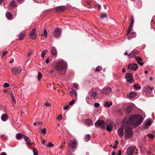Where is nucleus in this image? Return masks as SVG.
I'll return each instance as SVG.
<instances>
[{"label":"nucleus","instance_id":"37998d69","mask_svg":"<svg viewBox=\"0 0 155 155\" xmlns=\"http://www.w3.org/2000/svg\"><path fill=\"white\" fill-rule=\"evenodd\" d=\"M35 2L39 3H42L44 2L45 0H33Z\"/></svg>","mask_w":155,"mask_h":155},{"label":"nucleus","instance_id":"f8f14e48","mask_svg":"<svg viewBox=\"0 0 155 155\" xmlns=\"http://www.w3.org/2000/svg\"><path fill=\"white\" fill-rule=\"evenodd\" d=\"M117 133L120 137L122 138V137L124 135V133L123 127H120L117 130Z\"/></svg>","mask_w":155,"mask_h":155},{"label":"nucleus","instance_id":"f03ea898","mask_svg":"<svg viewBox=\"0 0 155 155\" xmlns=\"http://www.w3.org/2000/svg\"><path fill=\"white\" fill-rule=\"evenodd\" d=\"M125 127V131L124 135L125 138L126 139H128L132 137L133 135L132 130V124H127Z\"/></svg>","mask_w":155,"mask_h":155},{"label":"nucleus","instance_id":"393cba45","mask_svg":"<svg viewBox=\"0 0 155 155\" xmlns=\"http://www.w3.org/2000/svg\"><path fill=\"white\" fill-rule=\"evenodd\" d=\"M146 91L150 93L152 92V90L153 89V87H150V86H147L146 88Z\"/></svg>","mask_w":155,"mask_h":155},{"label":"nucleus","instance_id":"1a4fd4ad","mask_svg":"<svg viewBox=\"0 0 155 155\" xmlns=\"http://www.w3.org/2000/svg\"><path fill=\"white\" fill-rule=\"evenodd\" d=\"M138 67L137 65L135 63L129 64L127 66V68L131 70L135 71Z\"/></svg>","mask_w":155,"mask_h":155},{"label":"nucleus","instance_id":"bf43d9fd","mask_svg":"<svg viewBox=\"0 0 155 155\" xmlns=\"http://www.w3.org/2000/svg\"><path fill=\"white\" fill-rule=\"evenodd\" d=\"M32 52H30L28 53V54L27 55V56L28 57H29L32 54Z\"/></svg>","mask_w":155,"mask_h":155},{"label":"nucleus","instance_id":"aec40b11","mask_svg":"<svg viewBox=\"0 0 155 155\" xmlns=\"http://www.w3.org/2000/svg\"><path fill=\"white\" fill-rule=\"evenodd\" d=\"M51 52L52 53V55L54 56V57H56L57 52L55 48L54 47H52Z\"/></svg>","mask_w":155,"mask_h":155},{"label":"nucleus","instance_id":"473e14b6","mask_svg":"<svg viewBox=\"0 0 155 155\" xmlns=\"http://www.w3.org/2000/svg\"><path fill=\"white\" fill-rule=\"evenodd\" d=\"M10 95L13 101L14 102L15 104H16V100L14 98V94H13V93L11 92L10 94Z\"/></svg>","mask_w":155,"mask_h":155},{"label":"nucleus","instance_id":"4d7b16f0","mask_svg":"<svg viewBox=\"0 0 155 155\" xmlns=\"http://www.w3.org/2000/svg\"><path fill=\"white\" fill-rule=\"evenodd\" d=\"M132 29V28H129L128 30L127 33V35H128L130 33Z\"/></svg>","mask_w":155,"mask_h":155},{"label":"nucleus","instance_id":"6e6d98bb","mask_svg":"<svg viewBox=\"0 0 155 155\" xmlns=\"http://www.w3.org/2000/svg\"><path fill=\"white\" fill-rule=\"evenodd\" d=\"M61 118H62V116L61 115H59V116H58L57 117V119L58 120H61Z\"/></svg>","mask_w":155,"mask_h":155},{"label":"nucleus","instance_id":"9b49d317","mask_svg":"<svg viewBox=\"0 0 155 155\" xmlns=\"http://www.w3.org/2000/svg\"><path fill=\"white\" fill-rule=\"evenodd\" d=\"M125 78L127 81L130 83L132 82V75L131 73H126L125 75Z\"/></svg>","mask_w":155,"mask_h":155},{"label":"nucleus","instance_id":"5fc2aeb1","mask_svg":"<svg viewBox=\"0 0 155 155\" xmlns=\"http://www.w3.org/2000/svg\"><path fill=\"white\" fill-rule=\"evenodd\" d=\"M1 137L2 138L4 139L5 140H7V138L4 135H2L1 136Z\"/></svg>","mask_w":155,"mask_h":155},{"label":"nucleus","instance_id":"6ab92c4d","mask_svg":"<svg viewBox=\"0 0 155 155\" xmlns=\"http://www.w3.org/2000/svg\"><path fill=\"white\" fill-rule=\"evenodd\" d=\"M136 36V34L135 32H133L131 34L128 36V39L130 40L132 38H134Z\"/></svg>","mask_w":155,"mask_h":155},{"label":"nucleus","instance_id":"13d9d810","mask_svg":"<svg viewBox=\"0 0 155 155\" xmlns=\"http://www.w3.org/2000/svg\"><path fill=\"white\" fill-rule=\"evenodd\" d=\"M68 108H69V106H68V105H67L65 106L64 107V108L63 109H64V110H66L68 109Z\"/></svg>","mask_w":155,"mask_h":155},{"label":"nucleus","instance_id":"b1692460","mask_svg":"<svg viewBox=\"0 0 155 155\" xmlns=\"http://www.w3.org/2000/svg\"><path fill=\"white\" fill-rule=\"evenodd\" d=\"M23 135L21 133H18L16 135L15 137L17 140H20L23 137Z\"/></svg>","mask_w":155,"mask_h":155},{"label":"nucleus","instance_id":"ea45409f","mask_svg":"<svg viewBox=\"0 0 155 155\" xmlns=\"http://www.w3.org/2000/svg\"><path fill=\"white\" fill-rule=\"evenodd\" d=\"M33 151L34 155H38V150L36 148H33Z\"/></svg>","mask_w":155,"mask_h":155},{"label":"nucleus","instance_id":"f257e3e1","mask_svg":"<svg viewBox=\"0 0 155 155\" xmlns=\"http://www.w3.org/2000/svg\"><path fill=\"white\" fill-rule=\"evenodd\" d=\"M143 120L142 117L139 114L130 115L128 118H125L123 120V123L132 124L137 126L139 125Z\"/></svg>","mask_w":155,"mask_h":155},{"label":"nucleus","instance_id":"39448f33","mask_svg":"<svg viewBox=\"0 0 155 155\" xmlns=\"http://www.w3.org/2000/svg\"><path fill=\"white\" fill-rule=\"evenodd\" d=\"M22 71L21 68L18 66L12 68V73L13 74H19Z\"/></svg>","mask_w":155,"mask_h":155},{"label":"nucleus","instance_id":"052dcab7","mask_svg":"<svg viewBox=\"0 0 155 155\" xmlns=\"http://www.w3.org/2000/svg\"><path fill=\"white\" fill-rule=\"evenodd\" d=\"M49 61V59L48 58H47V59L45 60V62L47 64L48 63Z\"/></svg>","mask_w":155,"mask_h":155},{"label":"nucleus","instance_id":"a211bd4d","mask_svg":"<svg viewBox=\"0 0 155 155\" xmlns=\"http://www.w3.org/2000/svg\"><path fill=\"white\" fill-rule=\"evenodd\" d=\"M56 11H61V12H63L65 10V7L64 6H59L57 7L56 8Z\"/></svg>","mask_w":155,"mask_h":155},{"label":"nucleus","instance_id":"603ef678","mask_svg":"<svg viewBox=\"0 0 155 155\" xmlns=\"http://www.w3.org/2000/svg\"><path fill=\"white\" fill-rule=\"evenodd\" d=\"M95 7L96 8V7H97L99 9H100L101 8V5H99V4H96V5H95Z\"/></svg>","mask_w":155,"mask_h":155},{"label":"nucleus","instance_id":"dca6fc26","mask_svg":"<svg viewBox=\"0 0 155 155\" xmlns=\"http://www.w3.org/2000/svg\"><path fill=\"white\" fill-rule=\"evenodd\" d=\"M137 94L134 92H130L129 95H127V97L130 99H132L136 96Z\"/></svg>","mask_w":155,"mask_h":155},{"label":"nucleus","instance_id":"423d86ee","mask_svg":"<svg viewBox=\"0 0 155 155\" xmlns=\"http://www.w3.org/2000/svg\"><path fill=\"white\" fill-rule=\"evenodd\" d=\"M111 89L109 87H104L102 90H100L101 93H103L106 94H108L111 91Z\"/></svg>","mask_w":155,"mask_h":155},{"label":"nucleus","instance_id":"69168bd1","mask_svg":"<svg viewBox=\"0 0 155 155\" xmlns=\"http://www.w3.org/2000/svg\"><path fill=\"white\" fill-rule=\"evenodd\" d=\"M139 64L141 66L143 65L144 64V63L142 62H140L139 63Z\"/></svg>","mask_w":155,"mask_h":155},{"label":"nucleus","instance_id":"864d4df0","mask_svg":"<svg viewBox=\"0 0 155 155\" xmlns=\"http://www.w3.org/2000/svg\"><path fill=\"white\" fill-rule=\"evenodd\" d=\"M45 106H47L49 107V106H51V104L50 103H49L48 102H46L45 103Z\"/></svg>","mask_w":155,"mask_h":155},{"label":"nucleus","instance_id":"4be33fe9","mask_svg":"<svg viewBox=\"0 0 155 155\" xmlns=\"http://www.w3.org/2000/svg\"><path fill=\"white\" fill-rule=\"evenodd\" d=\"M25 35V33H21L18 36L19 40H21L23 39L24 38Z\"/></svg>","mask_w":155,"mask_h":155},{"label":"nucleus","instance_id":"79ce46f5","mask_svg":"<svg viewBox=\"0 0 155 155\" xmlns=\"http://www.w3.org/2000/svg\"><path fill=\"white\" fill-rule=\"evenodd\" d=\"M102 68L101 67L98 66L96 68V71L97 72H99L102 70Z\"/></svg>","mask_w":155,"mask_h":155},{"label":"nucleus","instance_id":"f3484780","mask_svg":"<svg viewBox=\"0 0 155 155\" xmlns=\"http://www.w3.org/2000/svg\"><path fill=\"white\" fill-rule=\"evenodd\" d=\"M8 117L7 114H2L1 117V119L2 121H5L8 120Z\"/></svg>","mask_w":155,"mask_h":155},{"label":"nucleus","instance_id":"c756f323","mask_svg":"<svg viewBox=\"0 0 155 155\" xmlns=\"http://www.w3.org/2000/svg\"><path fill=\"white\" fill-rule=\"evenodd\" d=\"M16 2L14 0L11 1L9 3V5L13 7H15L16 6Z\"/></svg>","mask_w":155,"mask_h":155},{"label":"nucleus","instance_id":"5701e85b","mask_svg":"<svg viewBox=\"0 0 155 155\" xmlns=\"http://www.w3.org/2000/svg\"><path fill=\"white\" fill-rule=\"evenodd\" d=\"M85 123L88 126H89L92 124V121L90 119H87L86 120Z\"/></svg>","mask_w":155,"mask_h":155},{"label":"nucleus","instance_id":"c03bdc74","mask_svg":"<svg viewBox=\"0 0 155 155\" xmlns=\"http://www.w3.org/2000/svg\"><path fill=\"white\" fill-rule=\"evenodd\" d=\"M44 34L45 36V37L46 38L47 36V31L46 28H45L44 30Z\"/></svg>","mask_w":155,"mask_h":155},{"label":"nucleus","instance_id":"ddd939ff","mask_svg":"<svg viewBox=\"0 0 155 155\" xmlns=\"http://www.w3.org/2000/svg\"><path fill=\"white\" fill-rule=\"evenodd\" d=\"M23 138L25 141L26 142L27 145H31L33 144V143H31V140L28 137L25 135H23Z\"/></svg>","mask_w":155,"mask_h":155},{"label":"nucleus","instance_id":"49530a36","mask_svg":"<svg viewBox=\"0 0 155 155\" xmlns=\"http://www.w3.org/2000/svg\"><path fill=\"white\" fill-rule=\"evenodd\" d=\"M75 100L74 99H73V100H72V101H71V102H70L68 104L69 105H72L73 104L74 102H75Z\"/></svg>","mask_w":155,"mask_h":155},{"label":"nucleus","instance_id":"58836bf2","mask_svg":"<svg viewBox=\"0 0 155 155\" xmlns=\"http://www.w3.org/2000/svg\"><path fill=\"white\" fill-rule=\"evenodd\" d=\"M135 59L137 61H142V58L140 56H135Z\"/></svg>","mask_w":155,"mask_h":155},{"label":"nucleus","instance_id":"7ed1b4c3","mask_svg":"<svg viewBox=\"0 0 155 155\" xmlns=\"http://www.w3.org/2000/svg\"><path fill=\"white\" fill-rule=\"evenodd\" d=\"M67 68V63L64 61L56 62L54 66L55 69L57 71L65 70Z\"/></svg>","mask_w":155,"mask_h":155},{"label":"nucleus","instance_id":"7c9ffc66","mask_svg":"<svg viewBox=\"0 0 155 155\" xmlns=\"http://www.w3.org/2000/svg\"><path fill=\"white\" fill-rule=\"evenodd\" d=\"M134 88L136 90H139L140 89L141 87L138 84H137L133 85Z\"/></svg>","mask_w":155,"mask_h":155},{"label":"nucleus","instance_id":"a878e982","mask_svg":"<svg viewBox=\"0 0 155 155\" xmlns=\"http://www.w3.org/2000/svg\"><path fill=\"white\" fill-rule=\"evenodd\" d=\"M131 23L130 24V25L129 26V28H132L133 27V24L134 23V17H133V16H131Z\"/></svg>","mask_w":155,"mask_h":155},{"label":"nucleus","instance_id":"20e7f679","mask_svg":"<svg viewBox=\"0 0 155 155\" xmlns=\"http://www.w3.org/2000/svg\"><path fill=\"white\" fill-rule=\"evenodd\" d=\"M107 124L104 120H98L95 122V125L96 126H101L102 129H104L105 128Z\"/></svg>","mask_w":155,"mask_h":155},{"label":"nucleus","instance_id":"2f4dec72","mask_svg":"<svg viewBox=\"0 0 155 155\" xmlns=\"http://www.w3.org/2000/svg\"><path fill=\"white\" fill-rule=\"evenodd\" d=\"M36 31V28H34L33 29L30 33L29 36H32L34 35L35 32Z\"/></svg>","mask_w":155,"mask_h":155},{"label":"nucleus","instance_id":"0e129e2a","mask_svg":"<svg viewBox=\"0 0 155 155\" xmlns=\"http://www.w3.org/2000/svg\"><path fill=\"white\" fill-rule=\"evenodd\" d=\"M7 51H4L3 52L2 55H5V54H6L7 53Z\"/></svg>","mask_w":155,"mask_h":155},{"label":"nucleus","instance_id":"c9c22d12","mask_svg":"<svg viewBox=\"0 0 155 155\" xmlns=\"http://www.w3.org/2000/svg\"><path fill=\"white\" fill-rule=\"evenodd\" d=\"M107 15L106 13H101L100 15V17L101 19H103L104 18H107Z\"/></svg>","mask_w":155,"mask_h":155},{"label":"nucleus","instance_id":"cd10ccee","mask_svg":"<svg viewBox=\"0 0 155 155\" xmlns=\"http://www.w3.org/2000/svg\"><path fill=\"white\" fill-rule=\"evenodd\" d=\"M91 137L89 134H87L84 137L85 141L86 142L88 141L90 139Z\"/></svg>","mask_w":155,"mask_h":155},{"label":"nucleus","instance_id":"bb28decb","mask_svg":"<svg viewBox=\"0 0 155 155\" xmlns=\"http://www.w3.org/2000/svg\"><path fill=\"white\" fill-rule=\"evenodd\" d=\"M151 122L150 120L148 119L145 124V126L147 127H149L151 124Z\"/></svg>","mask_w":155,"mask_h":155},{"label":"nucleus","instance_id":"680f3d73","mask_svg":"<svg viewBox=\"0 0 155 155\" xmlns=\"http://www.w3.org/2000/svg\"><path fill=\"white\" fill-rule=\"evenodd\" d=\"M0 155H7V154L5 152H2L0 154Z\"/></svg>","mask_w":155,"mask_h":155},{"label":"nucleus","instance_id":"4468645a","mask_svg":"<svg viewBox=\"0 0 155 155\" xmlns=\"http://www.w3.org/2000/svg\"><path fill=\"white\" fill-rule=\"evenodd\" d=\"M139 53V51L137 50H134L131 51L130 53L128 54L129 58H131L134 57L135 55Z\"/></svg>","mask_w":155,"mask_h":155},{"label":"nucleus","instance_id":"2eb2a0df","mask_svg":"<svg viewBox=\"0 0 155 155\" xmlns=\"http://www.w3.org/2000/svg\"><path fill=\"white\" fill-rule=\"evenodd\" d=\"M134 151V149L131 147H129L127 149V154L128 155H132Z\"/></svg>","mask_w":155,"mask_h":155},{"label":"nucleus","instance_id":"412c9836","mask_svg":"<svg viewBox=\"0 0 155 155\" xmlns=\"http://www.w3.org/2000/svg\"><path fill=\"white\" fill-rule=\"evenodd\" d=\"M5 15L6 18L8 19H11L12 18L13 16L11 13L7 12L5 14Z\"/></svg>","mask_w":155,"mask_h":155},{"label":"nucleus","instance_id":"09e8293b","mask_svg":"<svg viewBox=\"0 0 155 155\" xmlns=\"http://www.w3.org/2000/svg\"><path fill=\"white\" fill-rule=\"evenodd\" d=\"M9 86V84L7 83H5L3 85V87H4V88H6V87H8Z\"/></svg>","mask_w":155,"mask_h":155},{"label":"nucleus","instance_id":"de8ad7c7","mask_svg":"<svg viewBox=\"0 0 155 155\" xmlns=\"http://www.w3.org/2000/svg\"><path fill=\"white\" fill-rule=\"evenodd\" d=\"M54 146V144L53 143L50 142L48 144H47V146L48 147H52Z\"/></svg>","mask_w":155,"mask_h":155},{"label":"nucleus","instance_id":"c85d7f7f","mask_svg":"<svg viewBox=\"0 0 155 155\" xmlns=\"http://www.w3.org/2000/svg\"><path fill=\"white\" fill-rule=\"evenodd\" d=\"M113 126L111 125H108L106 127V130L109 132H111Z\"/></svg>","mask_w":155,"mask_h":155},{"label":"nucleus","instance_id":"f704fd0d","mask_svg":"<svg viewBox=\"0 0 155 155\" xmlns=\"http://www.w3.org/2000/svg\"><path fill=\"white\" fill-rule=\"evenodd\" d=\"M48 52L47 50H44L42 51L41 53V57L43 58L44 57L45 54Z\"/></svg>","mask_w":155,"mask_h":155},{"label":"nucleus","instance_id":"3c124183","mask_svg":"<svg viewBox=\"0 0 155 155\" xmlns=\"http://www.w3.org/2000/svg\"><path fill=\"white\" fill-rule=\"evenodd\" d=\"M73 86H74V87L76 88L77 89H78V84H77L76 83H74L73 84Z\"/></svg>","mask_w":155,"mask_h":155},{"label":"nucleus","instance_id":"a19ab883","mask_svg":"<svg viewBox=\"0 0 155 155\" xmlns=\"http://www.w3.org/2000/svg\"><path fill=\"white\" fill-rule=\"evenodd\" d=\"M41 130L42 133L44 135H45L46 134V129L45 128H44L43 129H41Z\"/></svg>","mask_w":155,"mask_h":155},{"label":"nucleus","instance_id":"338daca9","mask_svg":"<svg viewBox=\"0 0 155 155\" xmlns=\"http://www.w3.org/2000/svg\"><path fill=\"white\" fill-rule=\"evenodd\" d=\"M36 35H35L33 37L31 38V39L32 40H35L36 39Z\"/></svg>","mask_w":155,"mask_h":155},{"label":"nucleus","instance_id":"774afa93","mask_svg":"<svg viewBox=\"0 0 155 155\" xmlns=\"http://www.w3.org/2000/svg\"><path fill=\"white\" fill-rule=\"evenodd\" d=\"M125 71H126V70H125V69L124 68H123L122 69V72L123 73H124V72H125Z\"/></svg>","mask_w":155,"mask_h":155},{"label":"nucleus","instance_id":"6e6552de","mask_svg":"<svg viewBox=\"0 0 155 155\" xmlns=\"http://www.w3.org/2000/svg\"><path fill=\"white\" fill-rule=\"evenodd\" d=\"M96 90L95 92H89V95L92 98H97V94H98L97 93V90H100L99 88H97L95 89Z\"/></svg>","mask_w":155,"mask_h":155},{"label":"nucleus","instance_id":"e2e57ef3","mask_svg":"<svg viewBox=\"0 0 155 155\" xmlns=\"http://www.w3.org/2000/svg\"><path fill=\"white\" fill-rule=\"evenodd\" d=\"M118 144V141L117 140H116L115 141V145L117 146Z\"/></svg>","mask_w":155,"mask_h":155},{"label":"nucleus","instance_id":"0eeeda50","mask_svg":"<svg viewBox=\"0 0 155 155\" xmlns=\"http://www.w3.org/2000/svg\"><path fill=\"white\" fill-rule=\"evenodd\" d=\"M61 30L59 28H56L54 31V36L55 38H58L60 36L61 34Z\"/></svg>","mask_w":155,"mask_h":155},{"label":"nucleus","instance_id":"9d476101","mask_svg":"<svg viewBox=\"0 0 155 155\" xmlns=\"http://www.w3.org/2000/svg\"><path fill=\"white\" fill-rule=\"evenodd\" d=\"M77 143L75 140H71L69 143V146L72 149H75L77 147Z\"/></svg>","mask_w":155,"mask_h":155},{"label":"nucleus","instance_id":"72a5a7b5","mask_svg":"<svg viewBox=\"0 0 155 155\" xmlns=\"http://www.w3.org/2000/svg\"><path fill=\"white\" fill-rule=\"evenodd\" d=\"M69 92L72 95H74L75 96H77V93L76 91L74 90H71V91H70Z\"/></svg>","mask_w":155,"mask_h":155},{"label":"nucleus","instance_id":"8fccbe9b","mask_svg":"<svg viewBox=\"0 0 155 155\" xmlns=\"http://www.w3.org/2000/svg\"><path fill=\"white\" fill-rule=\"evenodd\" d=\"M100 105V104L98 103H95L94 104V106L95 107H98Z\"/></svg>","mask_w":155,"mask_h":155},{"label":"nucleus","instance_id":"a18cd8bd","mask_svg":"<svg viewBox=\"0 0 155 155\" xmlns=\"http://www.w3.org/2000/svg\"><path fill=\"white\" fill-rule=\"evenodd\" d=\"M148 138H150L152 139H153L154 137L153 135L152 134H148Z\"/></svg>","mask_w":155,"mask_h":155},{"label":"nucleus","instance_id":"e433bc0d","mask_svg":"<svg viewBox=\"0 0 155 155\" xmlns=\"http://www.w3.org/2000/svg\"><path fill=\"white\" fill-rule=\"evenodd\" d=\"M42 77V75L41 73L40 72H38V74L37 76V78L38 80L40 81V80L41 79Z\"/></svg>","mask_w":155,"mask_h":155},{"label":"nucleus","instance_id":"4c0bfd02","mask_svg":"<svg viewBox=\"0 0 155 155\" xmlns=\"http://www.w3.org/2000/svg\"><path fill=\"white\" fill-rule=\"evenodd\" d=\"M112 105V102H110L109 103L107 101L105 104V105L107 107H109Z\"/></svg>","mask_w":155,"mask_h":155}]
</instances>
